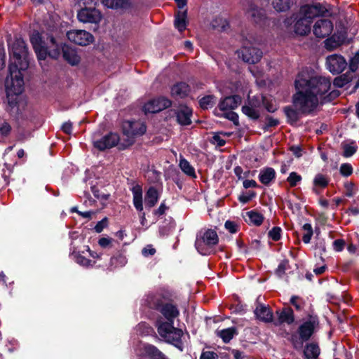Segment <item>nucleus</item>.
<instances>
[{"label":"nucleus","instance_id":"f257e3e1","mask_svg":"<svg viewBox=\"0 0 359 359\" xmlns=\"http://www.w3.org/2000/svg\"><path fill=\"white\" fill-rule=\"evenodd\" d=\"M297 92L293 96V104L299 112L309 113L318 104L330 102L339 95V91L332 89L330 79L315 76L313 72L304 69L295 79Z\"/></svg>","mask_w":359,"mask_h":359},{"label":"nucleus","instance_id":"f03ea898","mask_svg":"<svg viewBox=\"0 0 359 359\" xmlns=\"http://www.w3.org/2000/svg\"><path fill=\"white\" fill-rule=\"evenodd\" d=\"M9 74L6 79L5 87L8 107L18 112L24 105L22 93L24 90V80L22 72L29 66L27 49L22 39H16L9 45Z\"/></svg>","mask_w":359,"mask_h":359},{"label":"nucleus","instance_id":"7ed1b4c3","mask_svg":"<svg viewBox=\"0 0 359 359\" xmlns=\"http://www.w3.org/2000/svg\"><path fill=\"white\" fill-rule=\"evenodd\" d=\"M159 311L161 316L156 320L158 334L165 341L177 346L183 335L182 330L173 326L175 319L180 315L177 307L172 304L167 303L160 307Z\"/></svg>","mask_w":359,"mask_h":359},{"label":"nucleus","instance_id":"20e7f679","mask_svg":"<svg viewBox=\"0 0 359 359\" xmlns=\"http://www.w3.org/2000/svg\"><path fill=\"white\" fill-rule=\"evenodd\" d=\"M319 9L316 6H302L297 15L294 32L299 35H306L311 30L312 19L318 15Z\"/></svg>","mask_w":359,"mask_h":359},{"label":"nucleus","instance_id":"39448f33","mask_svg":"<svg viewBox=\"0 0 359 359\" xmlns=\"http://www.w3.org/2000/svg\"><path fill=\"white\" fill-rule=\"evenodd\" d=\"M219 238L215 231L203 229L196 234L195 247L202 255H208L213 252L214 247L218 243Z\"/></svg>","mask_w":359,"mask_h":359},{"label":"nucleus","instance_id":"423d86ee","mask_svg":"<svg viewBox=\"0 0 359 359\" xmlns=\"http://www.w3.org/2000/svg\"><path fill=\"white\" fill-rule=\"evenodd\" d=\"M122 128L123 135L126 137L127 140L126 142L120 144L121 149H125L131 145L137 137L144 135L147 130V127L144 123L139 121H124Z\"/></svg>","mask_w":359,"mask_h":359},{"label":"nucleus","instance_id":"0eeeda50","mask_svg":"<svg viewBox=\"0 0 359 359\" xmlns=\"http://www.w3.org/2000/svg\"><path fill=\"white\" fill-rule=\"evenodd\" d=\"M50 42L54 47L53 50L48 52V55L53 58H57L60 54V49H62L64 59L72 65H77L80 61V57L76 52L71 47L64 44L60 46L56 43L53 37L50 38Z\"/></svg>","mask_w":359,"mask_h":359},{"label":"nucleus","instance_id":"6e6552de","mask_svg":"<svg viewBox=\"0 0 359 359\" xmlns=\"http://www.w3.org/2000/svg\"><path fill=\"white\" fill-rule=\"evenodd\" d=\"M251 39L252 37L250 36L249 39H245L243 47L238 52V57H241L244 62L255 64L261 60L262 52L259 48L252 46Z\"/></svg>","mask_w":359,"mask_h":359},{"label":"nucleus","instance_id":"1a4fd4ad","mask_svg":"<svg viewBox=\"0 0 359 359\" xmlns=\"http://www.w3.org/2000/svg\"><path fill=\"white\" fill-rule=\"evenodd\" d=\"M262 103H264V97L262 95H256L248 99V102L242 107L243 113L252 119H257L260 116V109Z\"/></svg>","mask_w":359,"mask_h":359},{"label":"nucleus","instance_id":"9d476101","mask_svg":"<svg viewBox=\"0 0 359 359\" xmlns=\"http://www.w3.org/2000/svg\"><path fill=\"white\" fill-rule=\"evenodd\" d=\"M314 328L315 324L311 321H306L299 326L298 330L299 337L293 334L291 338L292 343L296 349L302 347L304 341L308 340L313 334Z\"/></svg>","mask_w":359,"mask_h":359},{"label":"nucleus","instance_id":"9b49d317","mask_svg":"<svg viewBox=\"0 0 359 359\" xmlns=\"http://www.w3.org/2000/svg\"><path fill=\"white\" fill-rule=\"evenodd\" d=\"M67 36L70 41L80 46H88L94 40L90 32L81 29L70 30L67 32Z\"/></svg>","mask_w":359,"mask_h":359},{"label":"nucleus","instance_id":"f8f14e48","mask_svg":"<svg viewBox=\"0 0 359 359\" xmlns=\"http://www.w3.org/2000/svg\"><path fill=\"white\" fill-rule=\"evenodd\" d=\"M346 59L337 54L329 55L326 58V66L327 69L332 74H340L347 67Z\"/></svg>","mask_w":359,"mask_h":359},{"label":"nucleus","instance_id":"ddd939ff","mask_svg":"<svg viewBox=\"0 0 359 359\" xmlns=\"http://www.w3.org/2000/svg\"><path fill=\"white\" fill-rule=\"evenodd\" d=\"M77 18L83 23L97 24L102 19V14L95 8H83L78 12Z\"/></svg>","mask_w":359,"mask_h":359},{"label":"nucleus","instance_id":"4468645a","mask_svg":"<svg viewBox=\"0 0 359 359\" xmlns=\"http://www.w3.org/2000/svg\"><path fill=\"white\" fill-rule=\"evenodd\" d=\"M171 102L168 99L165 97H158L147 102L143 107V110L145 114L157 113L168 108Z\"/></svg>","mask_w":359,"mask_h":359},{"label":"nucleus","instance_id":"2eb2a0df","mask_svg":"<svg viewBox=\"0 0 359 359\" xmlns=\"http://www.w3.org/2000/svg\"><path fill=\"white\" fill-rule=\"evenodd\" d=\"M332 30L333 24L327 19L318 20L313 25V34L318 38H325L329 36Z\"/></svg>","mask_w":359,"mask_h":359},{"label":"nucleus","instance_id":"dca6fc26","mask_svg":"<svg viewBox=\"0 0 359 359\" xmlns=\"http://www.w3.org/2000/svg\"><path fill=\"white\" fill-rule=\"evenodd\" d=\"M120 140L119 136L116 133H110L104 135L100 140L94 141V147L99 150H104L116 146Z\"/></svg>","mask_w":359,"mask_h":359},{"label":"nucleus","instance_id":"f3484780","mask_svg":"<svg viewBox=\"0 0 359 359\" xmlns=\"http://www.w3.org/2000/svg\"><path fill=\"white\" fill-rule=\"evenodd\" d=\"M30 41L37 55L38 60H45L47 56L48 52L46 48L43 46V43L42 41L39 33L34 32L30 37Z\"/></svg>","mask_w":359,"mask_h":359},{"label":"nucleus","instance_id":"a211bd4d","mask_svg":"<svg viewBox=\"0 0 359 359\" xmlns=\"http://www.w3.org/2000/svg\"><path fill=\"white\" fill-rule=\"evenodd\" d=\"M255 314L257 319L265 323L273 320V313L269 306L258 304L255 310Z\"/></svg>","mask_w":359,"mask_h":359},{"label":"nucleus","instance_id":"6ab92c4d","mask_svg":"<svg viewBox=\"0 0 359 359\" xmlns=\"http://www.w3.org/2000/svg\"><path fill=\"white\" fill-rule=\"evenodd\" d=\"M192 114V109L187 106H180L177 112V120L180 125L187 126L191 124V116Z\"/></svg>","mask_w":359,"mask_h":359},{"label":"nucleus","instance_id":"aec40b11","mask_svg":"<svg viewBox=\"0 0 359 359\" xmlns=\"http://www.w3.org/2000/svg\"><path fill=\"white\" fill-rule=\"evenodd\" d=\"M241 102V97L240 96H228L220 102L219 107L222 111L233 110L236 109Z\"/></svg>","mask_w":359,"mask_h":359},{"label":"nucleus","instance_id":"412c9836","mask_svg":"<svg viewBox=\"0 0 359 359\" xmlns=\"http://www.w3.org/2000/svg\"><path fill=\"white\" fill-rule=\"evenodd\" d=\"M278 320L275 322V325H280L282 323L291 324L294 321L293 311L288 307L284 308L282 310L277 311Z\"/></svg>","mask_w":359,"mask_h":359},{"label":"nucleus","instance_id":"4be33fe9","mask_svg":"<svg viewBox=\"0 0 359 359\" xmlns=\"http://www.w3.org/2000/svg\"><path fill=\"white\" fill-rule=\"evenodd\" d=\"M133 194V202L134 207L139 212L143 211V198H142V189L140 185L134 186L132 189Z\"/></svg>","mask_w":359,"mask_h":359},{"label":"nucleus","instance_id":"5701e85b","mask_svg":"<svg viewBox=\"0 0 359 359\" xmlns=\"http://www.w3.org/2000/svg\"><path fill=\"white\" fill-rule=\"evenodd\" d=\"M247 14L255 23L261 22L264 18L263 11L258 8L252 3H250L248 5Z\"/></svg>","mask_w":359,"mask_h":359},{"label":"nucleus","instance_id":"b1692460","mask_svg":"<svg viewBox=\"0 0 359 359\" xmlns=\"http://www.w3.org/2000/svg\"><path fill=\"white\" fill-rule=\"evenodd\" d=\"M189 86L184 82L174 85L171 88V95L175 97H184L189 92Z\"/></svg>","mask_w":359,"mask_h":359},{"label":"nucleus","instance_id":"393cba45","mask_svg":"<svg viewBox=\"0 0 359 359\" xmlns=\"http://www.w3.org/2000/svg\"><path fill=\"white\" fill-rule=\"evenodd\" d=\"M276 172L272 168H266L262 169L259 174V181L265 184L268 185L271 181L275 179Z\"/></svg>","mask_w":359,"mask_h":359},{"label":"nucleus","instance_id":"a878e982","mask_svg":"<svg viewBox=\"0 0 359 359\" xmlns=\"http://www.w3.org/2000/svg\"><path fill=\"white\" fill-rule=\"evenodd\" d=\"M158 201V194L156 189L154 187H150L147 190L144 197V203L146 207H148L149 208L154 207Z\"/></svg>","mask_w":359,"mask_h":359},{"label":"nucleus","instance_id":"bb28decb","mask_svg":"<svg viewBox=\"0 0 359 359\" xmlns=\"http://www.w3.org/2000/svg\"><path fill=\"white\" fill-rule=\"evenodd\" d=\"M102 4L112 9H126L130 7L128 0H102Z\"/></svg>","mask_w":359,"mask_h":359},{"label":"nucleus","instance_id":"cd10ccee","mask_svg":"<svg viewBox=\"0 0 359 359\" xmlns=\"http://www.w3.org/2000/svg\"><path fill=\"white\" fill-rule=\"evenodd\" d=\"M236 334V329L234 327L216 331L217 336L219 337L224 343H229Z\"/></svg>","mask_w":359,"mask_h":359},{"label":"nucleus","instance_id":"c85d7f7f","mask_svg":"<svg viewBox=\"0 0 359 359\" xmlns=\"http://www.w3.org/2000/svg\"><path fill=\"white\" fill-rule=\"evenodd\" d=\"M319 354L320 348L317 344L313 343L308 344L304 351L305 359H317Z\"/></svg>","mask_w":359,"mask_h":359},{"label":"nucleus","instance_id":"c756f323","mask_svg":"<svg viewBox=\"0 0 359 359\" xmlns=\"http://www.w3.org/2000/svg\"><path fill=\"white\" fill-rule=\"evenodd\" d=\"M329 183L328 179L322 174H317L313 179V191L318 194V188L323 189L327 186Z\"/></svg>","mask_w":359,"mask_h":359},{"label":"nucleus","instance_id":"7c9ffc66","mask_svg":"<svg viewBox=\"0 0 359 359\" xmlns=\"http://www.w3.org/2000/svg\"><path fill=\"white\" fill-rule=\"evenodd\" d=\"M245 219L249 223L259 226L262 223L264 217L262 214L252 210L245 213Z\"/></svg>","mask_w":359,"mask_h":359},{"label":"nucleus","instance_id":"2f4dec72","mask_svg":"<svg viewBox=\"0 0 359 359\" xmlns=\"http://www.w3.org/2000/svg\"><path fill=\"white\" fill-rule=\"evenodd\" d=\"M187 11L178 12L175 16V27L180 31L182 32L187 27Z\"/></svg>","mask_w":359,"mask_h":359},{"label":"nucleus","instance_id":"473e14b6","mask_svg":"<svg viewBox=\"0 0 359 359\" xmlns=\"http://www.w3.org/2000/svg\"><path fill=\"white\" fill-rule=\"evenodd\" d=\"M180 169L187 175L191 177H196L195 170L190 163L185 158H181L179 163Z\"/></svg>","mask_w":359,"mask_h":359},{"label":"nucleus","instance_id":"72a5a7b5","mask_svg":"<svg viewBox=\"0 0 359 359\" xmlns=\"http://www.w3.org/2000/svg\"><path fill=\"white\" fill-rule=\"evenodd\" d=\"M291 0H273L272 5L276 11L283 12L287 11L291 6Z\"/></svg>","mask_w":359,"mask_h":359},{"label":"nucleus","instance_id":"f704fd0d","mask_svg":"<svg viewBox=\"0 0 359 359\" xmlns=\"http://www.w3.org/2000/svg\"><path fill=\"white\" fill-rule=\"evenodd\" d=\"M72 255L75 262L83 266H91L93 265L95 262H92L91 260L84 257L83 256L79 255V253H76L74 251L72 252Z\"/></svg>","mask_w":359,"mask_h":359},{"label":"nucleus","instance_id":"c9c22d12","mask_svg":"<svg viewBox=\"0 0 359 359\" xmlns=\"http://www.w3.org/2000/svg\"><path fill=\"white\" fill-rule=\"evenodd\" d=\"M126 262V257L123 255H118L111 258L110 265L114 268L121 267L123 266Z\"/></svg>","mask_w":359,"mask_h":359},{"label":"nucleus","instance_id":"e433bc0d","mask_svg":"<svg viewBox=\"0 0 359 359\" xmlns=\"http://www.w3.org/2000/svg\"><path fill=\"white\" fill-rule=\"evenodd\" d=\"M215 102V97L212 95H208L201 98L199 104L201 108L208 109L212 107Z\"/></svg>","mask_w":359,"mask_h":359},{"label":"nucleus","instance_id":"4c0bfd02","mask_svg":"<svg viewBox=\"0 0 359 359\" xmlns=\"http://www.w3.org/2000/svg\"><path fill=\"white\" fill-rule=\"evenodd\" d=\"M357 149L358 147L354 142L346 144L343 146V156L346 158L351 157L356 152Z\"/></svg>","mask_w":359,"mask_h":359},{"label":"nucleus","instance_id":"58836bf2","mask_svg":"<svg viewBox=\"0 0 359 359\" xmlns=\"http://www.w3.org/2000/svg\"><path fill=\"white\" fill-rule=\"evenodd\" d=\"M353 168L350 163H342L339 167V173L343 177H349L353 174Z\"/></svg>","mask_w":359,"mask_h":359},{"label":"nucleus","instance_id":"ea45409f","mask_svg":"<svg viewBox=\"0 0 359 359\" xmlns=\"http://www.w3.org/2000/svg\"><path fill=\"white\" fill-rule=\"evenodd\" d=\"M144 351L146 354L154 358H160L162 355L161 353L155 346L150 344L144 346Z\"/></svg>","mask_w":359,"mask_h":359},{"label":"nucleus","instance_id":"a19ab883","mask_svg":"<svg viewBox=\"0 0 359 359\" xmlns=\"http://www.w3.org/2000/svg\"><path fill=\"white\" fill-rule=\"evenodd\" d=\"M302 176L296 172H292L290 173L287 181L291 187H295L302 181Z\"/></svg>","mask_w":359,"mask_h":359},{"label":"nucleus","instance_id":"79ce46f5","mask_svg":"<svg viewBox=\"0 0 359 359\" xmlns=\"http://www.w3.org/2000/svg\"><path fill=\"white\" fill-rule=\"evenodd\" d=\"M359 66V53L357 52L354 54V55L350 59L348 63V68L350 71L352 72H355L357 71Z\"/></svg>","mask_w":359,"mask_h":359},{"label":"nucleus","instance_id":"37998d69","mask_svg":"<svg viewBox=\"0 0 359 359\" xmlns=\"http://www.w3.org/2000/svg\"><path fill=\"white\" fill-rule=\"evenodd\" d=\"M285 113L290 121L295 122L299 118V112L291 107H285Z\"/></svg>","mask_w":359,"mask_h":359},{"label":"nucleus","instance_id":"c03bdc74","mask_svg":"<svg viewBox=\"0 0 359 359\" xmlns=\"http://www.w3.org/2000/svg\"><path fill=\"white\" fill-rule=\"evenodd\" d=\"M345 195L351 197L355 194V184L351 181H346L344 183Z\"/></svg>","mask_w":359,"mask_h":359},{"label":"nucleus","instance_id":"a18cd8bd","mask_svg":"<svg viewBox=\"0 0 359 359\" xmlns=\"http://www.w3.org/2000/svg\"><path fill=\"white\" fill-rule=\"evenodd\" d=\"M255 193L252 191H249L246 193L241 194L238 199L243 203H246L250 201L253 197H255Z\"/></svg>","mask_w":359,"mask_h":359},{"label":"nucleus","instance_id":"49530a36","mask_svg":"<svg viewBox=\"0 0 359 359\" xmlns=\"http://www.w3.org/2000/svg\"><path fill=\"white\" fill-rule=\"evenodd\" d=\"M114 240L109 237H103L99 239L98 244L102 248H111Z\"/></svg>","mask_w":359,"mask_h":359},{"label":"nucleus","instance_id":"de8ad7c7","mask_svg":"<svg viewBox=\"0 0 359 359\" xmlns=\"http://www.w3.org/2000/svg\"><path fill=\"white\" fill-rule=\"evenodd\" d=\"M269 235L273 241H278L281 236V229L280 227H273L269 233Z\"/></svg>","mask_w":359,"mask_h":359},{"label":"nucleus","instance_id":"09e8293b","mask_svg":"<svg viewBox=\"0 0 359 359\" xmlns=\"http://www.w3.org/2000/svg\"><path fill=\"white\" fill-rule=\"evenodd\" d=\"M225 228L231 233H234L238 230V225L232 221H226L225 222Z\"/></svg>","mask_w":359,"mask_h":359},{"label":"nucleus","instance_id":"8fccbe9b","mask_svg":"<svg viewBox=\"0 0 359 359\" xmlns=\"http://www.w3.org/2000/svg\"><path fill=\"white\" fill-rule=\"evenodd\" d=\"M107 225V219L105 217L101 221L98 222L95 226V230L97 233H100Z\"/></svg>","mask_w":359,"mask_h":359},{"label":"nucleus","instance_id":"3c124183","mask_svg":"<svg viewBox=\"0 0 359 359\" xmlns=\"http://www.w3.org/2000/svg\"><path fill=\"white\" fill-rule=\"evenodd\" d=\"M234 173L239 180H243L248 176V172H243V169L240 166H236L234 168Z\"/></svg>","mask_w":359,"mask_h":359},{"label":"nucleus","instance_id":"603ef678","mask_svg":"<svg viewBox=\"0 0 359 359\" xmlns=\"http://www.w3.org/2000/svg\"><path fill=\"white\" fill-rule=\"evenodd\" d=\"M345 243L342 239H337L333 242V247L334 250L340 252L343 250Z\"/></svg>","mask_w":359,"mask_h":359},{"label":"nucleus","instance_id":"864d4df0","mask_svg":"<svg viewBox=\"0 0 359 359\" xmlns=\"http://www.w3.org/2000/svg\"><path fill=\"white\" fill-rule=\"evenodd\" d=\"M80 3L82 4L84 8H95L98 3L99 0H79Z\"/></svg>","mask_w":359,"mask_h":359},{"label":"nucleus","instance_id":"5fc2aeb1","mask_svg":"<svg viewBox=\"0 0 359 359\" xmlns=\"http://www.w3.org/2000/svg\"><path fill=\"white\" fill-rule=\"evenodd\" d=\"M91 191L94 195V196L97 199H107V195L106 194H100L98 189L95 186L91 187Z\"/></svg>","mask_w":359,"mask_h":359},{"label":"nucleus","instance_id":"6e6d98bb","mask_svg":"<svg viewBox=\"0 0 359 359\" xmlns=\"http://www.w3.org/2000/svg\"><path fill=\"white\" fill-rule=\"evenodd\" d=\"M156 250L151 245H147L142 250V255L144 257H148L154 255Z\"/></svg>","mask_w":359,"mask_h":359},{"label":"nucleus","instance_id":"4d7b16f0","mask_svg":"<svg viewBox=\"0 0 359 359\" xmlns=\"http://www.w3.org/2000/svg\"><path fill=\"white\" fill-rule=\"evenodd\" d=\"M212 142L217 146L222 147L225 144V140H223L219 135H215L212 137Z\"/></svg>","mask_w":359,"mask_h":359},{"label":"nucleus","instance_id":"13d9d810","mask_svg":"<svg viewBox=\"0 0 359 359\" xmlns=\"http://www.w3.org/2000/svg\"><path fill=\"white\" fill-rule=\"evenodd\" d=\"M243 187L245 189L254 188L257 187V182L253 180H245L243 182Z\"/></svg>","mask_w":359,"mask_h":359},{"label":"nucleus","instance_id":"bf43d9fd","mask_svg":"<svg viewBox=\"0 0 359 359\" xmlns=\"http://www.w3.org/2000/svg\"><path fill=\"white\" fill-rule=\"evenodd\" d=\"M11 126L7 123H4L0 128V133L2 135H7L11 131Z\"/></svg>","mask_w":359,"mask_h":359},{"label":"nucleus","instance_id":"052dcab7","mask_svg":"<svg viewBox=\"0 0 359 359\" xmlns=\"http://www.w3.org/2000/svg\"><path fill=\"white\" fill-rule=\"evenodd\" d=\"M216 356L217 355L214 352L206 351L201 354L200 359H215Z\"/></svg>","mask_w":359,"mask_h":359},{"label":"nucleus","instance_id":"680f3d73","mask_svg":"<svg viewBox=\"0 0 359 359\" xmlns=\"http://www.w3.org/2000/svg\"><path fill=\"white\" fill-rule=\"evenodd\" d=\"M62 130L67 134H71L72 130V124L71 122H65L62 126Z\"/></svg>","mask_w":359,"mask_h":359},{"label":"nucleus","instance_id":"e2e57ef3","mask_svg":"<svg viewBox=\"0 0 359 359\" xmlns=\"http://www.w3.org/2000/svg\"><path fill=\"white\" fill-rule=\"evenodd\" d=\"M167 210V207L165 206L164 203H161L159 208L155 211V214L158 215H162L165 213Z\"/></svg>","mask_w":359,"mask_h":359},{"label":"nucleus","instance_id":"0e129e2a","mask_svg":"<svg viewBox=\"0 0 359 359\" xmlns=\"http://www.w3.org/2000/svg\"><path fill=\"white\" fill-rule=\"evenodd\" d=\"M226 118H229V120L232 121L233 123H237L238 121V115L234 113V112H229L227 114H226Z\"/></svg>","mask_w":359,"mask_h":359},{"label":"nucleus","instance_id":"69168bd1","mask_svg":"<svg viewBox=\"0 0 359 359\" xmlns=\"http://www.w3.org/2000/svg\"><path fill=\"white\" fill-rule=\"evenodd\" d=\"M86 248H87V251L89 252L90 255L93 259H101L102 253H99V252H95V251H92L88 246H87Z\"/></svg>","mask_w":359,"mask_h":359},{"label":"nucleus","instance_id":"338daca9","mask_svg":"<svg viewBox=\"0 0 359 359\" xmlns=\"http://www.w3.org/2000/svg\"><path fill=\"white\" fill-rule=\"evenodd\" d=\"M333 84H334V87H342L345 84V81H344V79H342L341 78H336L334 80Z\"/></svg>","mask_w":359,"mask_h":359},{"label":"nucleus","instance_id":"774afa93","mask_svg":"<svg viewBox=\"0 0 359 359\" xmlns=\"http://www.w3.org/2000/svg\"><path fill=\"white\" fill-rule=\"evenodd\" d=\"M291 151L293 152V154L297 157H300L302 155V149L299 147H295V146L292 147H291Z\"/></svg>","mask_w":359,"mask_h":359}]
</instances>
